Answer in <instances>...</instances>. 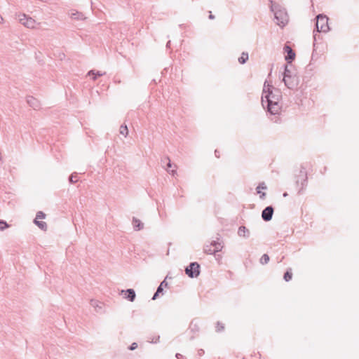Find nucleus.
<instances>
[{
    "label": "nucleus",
    "instance_id": "nucleus-39",
    "mask_svg": "<svg viewBox=\"0 0 359 359\" xmlns=\"http://www.w3.org/2000/svg\"><path fill=\"white\" fill-rule=\"evenodd\" d=\"M4 22V18L1 15H0V23H2Z\"/></svg>",
    "mask_w": 359,
    "mask_h": 359
},
{
    "label": "nucleus",
    "instance_id": "nucleus-18",
    "mask_svg": "<svg viewBox=\"0 0 359 359\" xmlns=\"http://www.w3.org/2000/svg\"><path fill=\"white\" fill-rule=\"evenodd\" d=\"M71 18L73 19H76V20H83L85 18L83 15L81 13H79L77 11L74 12V13H72Z\"/></svg>",
    "mask_w": 359,
    "mask_h": 359
},
{
    "label": "nucleus",
    "instance_id": "nucleus-36",
    "mask_svg": "<svg viewBox=\"0 0 359 359\" xmlns=\"http://www.w3.org/2000/svg\"><path fill=\"white\" fill-rule=\"evenodd\" d=\"M175 357L177 359H181L182 358V355H181L180 353H176Z\"/></svg>",
    "mask_w": 359,
    "mask_h": 359
},
{
    "label": "nucleus",
    "instance_id": "nucleus-16",
    "mask_svg": "<svg viewBox=\"0 0 359 359\" xmlns=\"http://www.w3.org/2000/svg\"><path fill=\"white\" fill-rule=\"evenodd\" d=\"M120 134L123 135L125 137H127L128 134V129L126 125H121L119 128Z\"/></svg>",
    "mask_w": 359,
    "mask_h": 359
},
{
    "label": "nucleus",
    "instance_id": "nucleus-43",
    "mask_svg": "<svg viewBox=\"0 0 359 359\" xmlns=\"http://www.w3.org/2000/svg\"><path fill=\"white\" fill-rule=\"evenodd\" d=\"M159 339H160V337L158 336V337H157V339L154 341V343H156V342H157V341H158Z\"/></svg>",
    "mask_w": 359,
    "mask_h": 359
},
{
    "label": "nucleus",
    "instance_id": "nucleus-3",
    "mask_svg": "<svg viewBox=\"0 0 359 359\" xmlns=\"http://www.w3.org/2000/svg\"><path fill=\"white\" fill-rule=\"evenodd\" d=\"M223 241H221V236L217 233L215 240H212L210 244H205L203 247V252L208 255H215L222 251Z\"/></svg>",
    "mask_w": 359,
    "mask_h": 359
},
{
    "label": "nucleus",
    "instance_id": "nucleus-35",
    "mask_svg": "<svg viewBox=\"0 0 359 359\" xmlns=\"http://www.w3.org/2000/svg\"><path fill=\"white\" fill-rule=\"evenodd\" d=\"M167 171H168V172H170V174H172V175H174L175 174H176V170H170H170H168L167 169Z\"/></svg>",
    "mask_w": 359,
    "mask_h": 359
},
{
    "label": "nucleus",
    "instance_id": "nucleus-21",
    "mask_svg": "<svg viewBox=\"0 0 359 359\" xmlns=\"http://www.w3.org/2000/svg\"><path fill=\"white\" fill-rule=\"evenodd\" d=\"M292 74H296L293 71L290 69L287 65H285L284 73H283V78L291 76Z\"/></svg>",
    "mask_w": 359,
    "mask_h": 359
},
{
    "label": "nucleus",
    "instance_id": "nucleus-23",
    "mask_svg": "<svg viewBox=\"0 0 359 359\" xmlns=\"http://www.w3.org/2000/svg\"><path fill=\"white\" fill-rule=\"evenodd\" d=\"M77 173L76 172H74L72 173L69 177V181L70 183L73 184V183H75L76 182H77Z\"/></svg>",
    "mask_w": 359,
    "mask_h": 359
},
{
    "label": "nucleus",
    "instance_id": "nucleus-19",
    "mask_svg": "<svg viewBox=\"0 0 359 359\" xmlns=\"http://www.w3.org/2000/svg\"><path fill=\"white\" fill-rule=\"evenodd\" d=\"M248 60V53H242L241 57L238 58V62L241 64H244Z\"/></svg>",
    "mask_w": 359,
    "mask_h": 359
},
{
    "label": "nucleus",
    "instance_id": "nucleus-4",
    "mask_svg": "<svg viewBox=\"0 0 359 359\" xmlns=\"http://www.w3.org/2000/svg\"><path fill=\"white\" fill-rule=\"evenodd\" d=\"M316 27L318 32H327L330 27L328 25V18L323 14H319L316 17Z\"/></svg>",
    "mask_w": 359,
    "mask_h": 359
},
{
    "label": "nucleus",
    "instance_id": "nucleus-37",
    "mask_svg": "<svg viewBox=\"0 0 359 359\" xmlns=\"http://www.w3.org/2000/svg\"><path fill=\"white\" fill-rule=\"evenodd\" d=\"M203 354H204V350H203V349L198 350V355H202Z\"/></svg>",
    "mask_w": 359,
    "mask_h": 359
},
{
    "label": "nucleus",
    "instance_id": "nucleus-9",
    "mask_svg": "<svg viewBox=\"0 0 359 359\" xmlns=\"http://www.w3.org/2000/svg\"><path fill=\"white\" fill-rule=\"evenodd\" d=\"M121 293L124 294V298L131 302H134L135 299L136 294L133 289L122 290Z\"/></svg>",
    "mask_w": 359,
    "mask_h": 359
},
{
    "label": "nucleus",
    "instance_id": "nucleus-41",
    "mask_svg": "<svg viewBox=\"0 0 359 359\" xmlns=\"http://www.w3.org/2000/svg\"><path fill=\"white\" fill-rule=\"evenodd\" d=\"M215 156H216L217 157H219V156H218V155H219V153H218V151H217V150H215Z\"/></svg>",
    "mask_w": 359,
    "mask_h": 359
},
{
    "label": "nucleus",
    "instance_id": "nucleus-8",
    "mask_svg": "<svg viewBox=\"0 0 359 359\" xmlns=\"http://www.w3.org/2000/svg\"><path fill=\"white\" fill-rule=\"evenodd\" d=\"M273 208L270 205L265 208L262 212V217L265 222H269L272 219L273 215Z\"/></svg>",
    "mask_w": 359,
    "mask_h": 359
},
{
    "label": "nucleus",
    "instance_id": "nucleus-34",
    "mask_svg": "<svg viewBox=\"0 0 359 359\" xmlns=\"http://www.w3.org/2000/svg\"><path fill=\"white\" fill-rule=\"evenodd\" d=\"M10 226H0V231H4L6 229L8 228Z\"/></svg>",
    "mask_w": 359,
    "mask_h": 359
},
{
    "label": "nucleus",
    "instance_id": "nucleus-7",
    "mask_svg": "<svg viewBox=\"0 0 359 359\" xmlns=\"http://www.w3.org/2000/svg\"><path fill=\"white\" fill-rule=\"evenodd\" d=\"M20 22L26 27L34 29L35 27L36 22L30 17H27L25 14L20 15Z\"/></svg>",
    "mask_w": 359,
    "mask_h": 359
},
{
    "label": "nucleus",
    "instance_id": "nucleus-42",
    "mask_svg": "<svg viewBox=\"0 0 359 359\" xmlns=\"http://www.w3.org/2000/svg\"><path fill=\"white\" fill-rule=\"evenodd\" d=\"M170 41H169L168 43H167V47H168L170 46Z\"/></svg>",
    "mask_w": 359,
    "mask_h": 359
},
{
    "label": "nucleus",
    "instance_id": "nucleus-6",
    "mask_svg": "<svg viewBox=\"0 0 359 359\" xmlns=\"http://www.w3.org/2000/svg\"><path fill=\"white\" fill-rule=\"evenodd\" d=\"M285 85L289 89H294L297 87L299 83V77L297 74H292L291 76H287L283 79Z\"/></svg>",
    "mask_w": 359,
    "mask_h": 359
},
{
    "label": "nucleus",
    "instance_id": "nucleus-17",
    "mask_svg": "<svg viewBox=\"0 0 359 359\" xmlns=\"http://www.w3.org/2000/svg\"><path fill=\"white\" fill-rule=\"evenodd\" d=\"M105 73L104 72H101L100 71H97V72H95L94 70H90L88 72V75H93V80H95L97 79V76H103Z\"/></svg>",
    "mask_w": 359,
    "mask_h": 359
},
{
    "label": "nucleus",
    "instance_id": "nucleus-1",
    "mask_svg": "<svg viewBox=\"0 0 359 359\" xmlns=\"http://www.w3.org/2000/svg\"><path fill=\"white\" fill-rule=\"evenodd\" d=\"M282 97L281 92L265 81L262 96V104L266 107L268 111L271 114H277L280 110L279 103Z\"/></svg>",
    "mask_w": 359,
    "mask_h": 359
},
{
    "label": "nucleus",
    "instance_id": "nucleus-28",
    "mask_svg": "<svg viewBox=\"0 0 359 359\" xmlns=\"http://www.w3.org/2000/svg\"><path fill=\"white\" fill-rule=\"evenodd\" d=\"M144 226H133V230L135 231H140L143 229Z\"/></svg>",
    "mask_w": 359,
    "mask_h": 359
},
{
    "label": "nucleus",
    "instance_id": "nucleus-33",
    "mask_svg": "<svg viewBox=\"0 0 359 359\" xmlns=\"http://www.w3.org/2000/svg\"><path fill=\"white\" fill-rule=\"evenodd\" d=\"M209 13H210L209 19H210V20L215 19V15L213 14H212V12L210 11Z\"/></svg>",
    "mask_w": 359,
    "mask_h": 359
},
{
    "label": "nucleus",
    "instance_id": "nucleus-27",
    "mask_svg": "<svg viewBox=\"0 0 359 359\" xmlns=\"http://www.w3.org/2000/svg\"><path fill=\"white\" fill-rule=\"evenodd\" d=\"M33 222L34 224H46V223L44 222H39L38 219H36V217L34 218Z\"/></svg>",
    "mask_w": 359,
    "mask_h": 359
},
{
    "label": "nucleus",
    "instance_id": "nucleus-40",
    "mask_svg": "<svg viewBox=\"0 0 359 359\" xmlns=\"http://www.w3.org/2000/svg\"><path fill=\"white\" fill-rule=\"evenodd\" d=\"M215 156H216L217 157H219V156H218V155H219V153H218V151H217V150H215Z\"/></svg>",
    "mask_w": 359,
    "mask_h": 359
},
{
    "label": "nucleus",
    "instance_id": "nucleus-12",
    "mask_svg": "<svg viewBox=\"0 0 359 359\" xmlns=\"http://www.w3.org/2000/svg\"><path fill=\"white\" fill-rule=\"evenodd\" d=\"M250 234L249 230L245 226H240L238 230V235L241 237L248 238Z\"/></svg>",
    "mask_w": 359,
    "mask_h": 359
},
{
    "label": "nucleus",
    "instance_id": "nucleus-2",
    "mask_svg": "<svg viewBox=\"0 0 359 359\" xmlns=\"http://www.w3.org/2000/svg\"><path fill=\"white\" fill-rule=\"evenodd\" d=\"M271 10L274 13L276 24L280 27H284L288 22V15L285 9L281 8L278 5L272 4Z\"/></svg>",
    "mask_w": 359,
    "mask_h": 359
},
{
    "label": "nucleus",
    "instance_id": "nucleus-31",
    "mask_svg": "<svg viewBox=\"0 0 359 359\" xmlns=\"http://www.w3.org/2000/svg\"><path fill=\"white\" fill-rule=\"evenodd\" d=\"M133 222L135 224H138V225H140L142 224L140 221L136 218H133Z\"/></svg>",
    "mask_w": 359,
    "mask_h": 359
},
{
    "label": "nucleus",
    "instance_id": "nucleus-25",
    "mask_svg": "<svg viewBox=\"0 0 359 359\" xmlns=\"http://www.w3.org/2000/svg\"><path fill=\"white\" fill-rule=\"evenodd\" d=\"M46 217V214L43 213V212L41 211H39L37 213H36V219H44Z\"/></svg>",
    "mask_w": 359,
    "mask_h": 359
},
{
    "label": "nucleus",
    "instance_id": "nucleus-10",
    "mask_svg": "<svg viewBox=\"0 0 359 359\" xmlns=\"http://www.w3.org/2000/svg\"><path fill=\"white\" fill-rule=\"evenodd\" d=\"M284 50L287 53V55L285 56V60L288 63H291L292 61L295 57V53H294V51L292 49V48L290 46H287V45L285 46Z\"/></svg>",
    "mask_w": 359,
    "mask_h": 359
},
{
    "label": "nucleus",
    "instance_id": "nucleus-26",
    "mask_svg": "<svg viewBox=\"0 0 359 359\" xmlns=\"http://www.w3.org/2000/svg\"><path fill=\"white\" fill-rule=\"evenodd\" d=\"M137 348V344L136 342H133L131 344V345L129 346V349L130 351H134Z\"/></svg>",
    "mask_w": 359,
    "mask_h": 359
},
{
    "label": "nucleus",
    "instance_id": "nucleus-14",
    "mask_svg": "<svg viewBox=\"0 0 359 359\" xmlns=\"http://www.w3.org/2000/svg\"><path fill=\"white\" fill-rule=\"evenodd\" d=\"M260 189H266V185L264 184V183H262V184H260L257 187V194H259V197L261 199H264L265 196H266V194L264 192H262L260 191Z\"/></svg>",
    "mask_w": 359,
    "mask_h": 359
},
{
    "label": "nucleus",
    "instance_id": "nucleus-22",
    "mask_svg": "<svg viewBox=\"0 0 359 359\" xmlns=\"http://www.w3.org/2000/svg\"><path fill=\"white\" fill-rule=\"evenodd\" d=\"M270 260L269 256L267 254H264L259 259L262 264H267Z\"/></svg>",
    "mask_w": 359,
    "mask_h": 359
},
{
    "label": "nucleus",
    "instance_id": "nucleus-5",
    "mask_svg": "<svg viewBox=\"0 0 359 359\" xmlns=\"http://www.w3.org/2000/svg\"><path fill=\"white\" fill-rule=\"evenodd\" d=\"M201 266L200 264L196 262H191L186 268L185 273L186 274L191 278H197L201 273Z\"/></svg>",
    "mask_w": 359,
    "mask_h": 359
},
{
    "label": "nucleus",
    "instance_id": "nucleus-11",
    "mask_svg": "<svg viewBox=\"0 0 359 359\" xmlns=\"http://www.w3.org/2000/svg\"><path fill=\"white\" fill-rule=\"evenodd\" d=\"M27 102L34 109H37L40 107L39 101L32 96H28L27 97Z\"/></svg>",
    "mask_w": 359,
    "mask_h": 359
},
{
    "label": "nucleus",
    "instance_id": "nucleus-13",
    "mask_svg": "<svg viewBox=\"0 0 359 359\" xmlns=\"http://www.w3.org/2000/svg\"><path fill=\"white\" fill-rule=\"evenodd\" d=\"M90 305L95 308L96 312H101L103 304L97 300L91 299Z\"/></svg>",
    "mask_w": 359,
    "mask_h": 359
},
{
    "label": "nucleus",
    "instance_id": "nucleus-29",
    "mask_svg": "<svg viewBox=\"0 0 359 359\" xmlns=\"http://www.w3.org/2000/svg\"><path fill=\"white\" fill-rule=\"evenodd\" d=\"M165 160L168 161V163H167V167H168V168H170V167H172V163H171V161H170V159L169 158V157H166V158H165Z\"/></svg>",
    "mask_w": 359,
    "mask_h": 359
},
{
    "label": "nucleus",
    "instance_id": "nucleus-20",
    "mask_svg": "<svg viewBox=\"0 0 359 359\" xmlns=\"http://www.w3.org/2000/svg\"><path fill=\"white\" fill-rule=\"evenodd\" d=\"M168 283L166 281V280H163L161 283L160 285L158 286L156 290L160 292V293H163V287H168Z\"/></svg>",
    "mask_w": 359,
    "mask_h": 359
},
{
    "label": "nucleus",
    "instance_id": "nucleus-32",
    "mask_svg": "<svg viewBox=\"0 0 359 359\" xmlns=\"http://www.w3.org/2000/svg\"><path fill=\"white\" fill-rule=\"evenodd\" d=\"M42 231H47L48 226H38Z\"/></svg>",
    "mask_w": 359,
    "mask_h": 359
},
{
    "label": "nucleus",
    "instance_id": "nucleus-30",
    "mask_svg": "<svg viewBox=\"0 0 359 359\" xmlns=\"http://www.w3.org/2000/svg\"><path fill=\"white\" fill-rule=\"evenodd\" d=\"M159 294H160V292H158L156 290V291L155 292V293L154 294V295H153V297H152L151 299H152V300H155V299H157V297H158Z\"/></svg>",
    "mask_w": 359,
    "mask_h": 359
},
{
    "label": "nucleus",
    "instance_id": "nucleus-38",
    "mask_svg": "<svg viewBox=\"0 0 359 359\" xmlns=\"http://www.w3.org/2000/svg\"><path fill=\"white\" fill-rule=\"evenodd\" d=\"M0 224H8V223L4 220L0 219Z\"/></svg>",
    "mask_w": 359,
    "mask_h": 359
},
{
    "label": "nucleus",
    "instance_id": "nucleus-15",
    "mask_svg": "<svg viewBox=\"0 0 359 359\" xmlns=\"http://www.w3.org/2000/svg\"><path fill=\"white\" fill-rule=\"evenodd\" d=\"M292 278V269L291 268H289L286 270V271L285 272L284 275H283V279L286 281V282H288L290 280H291Z\"/></svg>",
    "mask_w": 359,
    "mask_h": 359
},
{
    "label": "nucleus",
    "instance_id": "nucleus-24",
    "mask_svg": "<svg viewBox=\"0 0 359 359\" xmlns=\"http://www.w3.org/2000/svg\"><path fill=\"white\" fill-rule=\"evenodd\" d=\"M224 326L223 324H222L220 322L217 323V327H216V331L217 332H221L224 330Z\"/></svg>",
    "mask_w": 359,
    "mask_h": 359
}]
</instances>
